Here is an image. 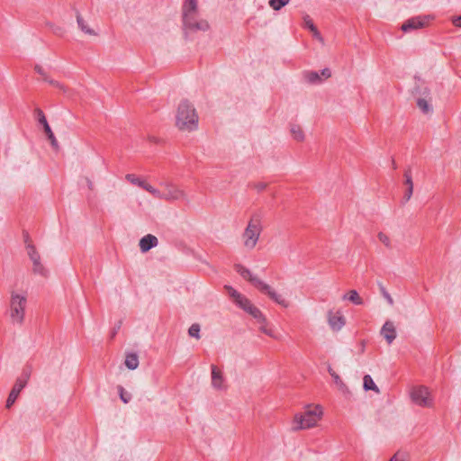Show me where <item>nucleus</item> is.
<instances>
[{
	"instance_id": "a878e982",
	"label": "nucleus",
	"mask_w": 461,
	"mask_h": 461,
	"mask_svg": "<svg viewBox=\"0 0 461 461\" xmlns=\"http://www.w3.org/2000/svg\"><path fill=\"white\" fill-rule=\"evenodd\" d=\"M77 22L78 27L80 28V30L82 32H84L85 33L89 34V35H95V31L93 29H91L86 23V22L84 21V19L80 15L79 12H77Z\"/></svg>"
},
{
	"instance_id": "423d86ee",
	"label": "nucleus",
	"mask_w": 461,
	"mask_h": 461,
	"mask_svg": "<svg viewBox=\"0 0 461 461\" xmlns=\"http://www.w3.org/2000/svg\"><path fill=\"white\" fill-rule=\"evenodd\" d=\"M321 415L322 409L321 406L316 405L313 408L308 406L303 413L295 415L294 421L297 423V426L294 429H304L312 428L316 425Z\"/></svg>"
},
{
	"instance_id": "8fccbe9b",
	"label": "nucleus",
	"mask_w": 461,
	"mask_h": 461,
	"mask_svg": "<svg viewBox=\"0 0 461 461\" xmlns=\"http://www.w3.org/2000/svg\"><path fill=\"white\" fill-rule=\"evenodd\" d=\"M392 163H393V167L395 169L396 168V164H395L394 160H393Z\"/></svg>"
},
{
	"instance_id": "c85d7f7f",
	"label": "nucleus",
	"mask_w": 461,
	"mask_h": 461,
	"mask_svg": "<svg viewBox=\"0 0 461 461\" xmlns=\"http://www.w3.org/2000/svg\"><path fill=\"white\" fill-rule=\"evenodd\" d=\"M44 81L48 82L50 86H54L56 88H59L64 94L68 93V88L63 84H61L60 82H59L57 80H53V79L50 78L49 77H44Z\"/></svg>"
},
{
	"instance_id": "6e6552de",
	"label": "nucleus",
	"mask_w": 461,
	"mask_h": 461,
	"mask_svg": "<svg viewBox=\"0 0 461 461\" xmlns=\"http://www.w3.org/2000/svg\"><path fill=\"white\" fill-rule=\"evenodd\" d=\"M411 401L422 407H429L431 405V398L429 397V393L428 391V388L425 386H417L414 387L411 392Z\"/></svg>"
},
{
	"instance_id": "dca6fc26",
	"label": "nucleus",
	"mask_w": 461,
	"mask_h": 461,
	"mask_svg": "<svg viewBox=\"0 0 461 461\" xmlns=\"http://www.w3.org/2000/svg\"><path fill=\"white\" fill-rule=\"evenodd\" d=\"M158 244V238L152 234H147L140 240V249L142 253H146Z\"/></svg>"
},
{
	"instance_id": "1a4fd4ad",
	"label": "nucleus",
	"mask_w": 461,
	"mask_h": 461,
	"mask_svg": "<svg viewBox=\"0 0 461 461\" xmlns=\"http://www.w3.org/2000/svg\"><path fill=\"white\" fill-rule=\"evenodd\" d=\"M34 114H35V117H36L38 122L43 127L44 132L47 135V138L49 139V140L50 141L51 146L54 149H58V147H59L58 140H57L54 133L52 132L51 128L49 125L46 116H45L44 113L42 112V110L38 107L35 108Z\"/></svg>"
},
{
	"instance_id": "393cba45",
	"label": "nucleus",
	"mask_w": 461,
	"mask_h": 461,
	"mask_svg": "<svg viewBox=\"0 0 461 461\" xmlns=\"http://www.w3.org/2000/svg\"><path fill=\"white\" fill-rule=\"evenodd\" d=\"M363 387L365 391H375L379 393V389L372 379L371 375H365L363 377Z\"/></svg>"
},
{
	"instance_id": "9d476101",
	"label": "nucleus",
	"mask_w": 461,
	"mask_h": 461,
	"mask_svg": "<svg viewBox=\"0 0 461 461\" xmlns=\"http://www.w3.org/2000/svg\"><path fill=\"white\" fill-rule=\"evenodd\" d=\"M28 378L29 373L25 371L23 377L17 378L6 400V408H10L15 402L20 392L25 387Z\"/></svg>"
},
{
	"instance_id": "58836bf2",
	"label": "nucleus",
	"mask_w": 461,
	"mask_h": 461,
	"mask_svg": "<svg viewBox=\"0 0 461 461\" xmlns=\"http://www.w3.org/2000/svg\"><path fill=\"white\" fill-rule=\"evenodd\" d=\"M35 71L41 75L42 77V78L44 79L45 77H48V75L46 74V72L44 71V69L39 66V65H36L35 68H34Z\"/></svg>"
},
{
	"instance_id": "20e7f679",
	"label": "nucleus",
	"mask_w": 461,
	"mask_h": 461,
	"mask_svg": "<svg viewBox=\"0 0 461 461\" xmlns=\"http://www.w3.org/2000/svg\"><path fill=\"white\" fill-rule=\"evenodd\" d=\"M225 289L237 306L250 314L254 319L257 320L258 323L266 322V318L261 311L256 307L246 296L230 285H225Z\"/></svg>"
},
{
	"instance_id": "0eeeda50",
	"label": "nucleus",
	"mask_w": 461,
	"mask_h": 461,
	"mask_svg": "<svg viewBox=\"0 0 461 461\" xmlns=\"http://www.w3.org/2000/svg\"><path fill=\"white\" fill-rule=\"evenodd\" d=\"M413 94L418 95L417 106L420 109L423 113H429L432 112V105L429 104L430 91L427 86H416Z\"/></svg>"
},
{
	"instance_id": "a19ab883",
	"label": "nucleus",
	"mask_w": 461,
	"mask_h": 461,
	"mask_svg": "<svg viewBox=\"0 0 461 461\" xmlns=\"http://www.w3.org/2000/svg\"><path fill=\"white\" fill-rule=\"evenodd\" d=\"M122 322L119 321L118 324L113 328L112 333H111V339H113L115 335L117 334L118 330L121 329Z\"/></svg>"
},
{
	"instance_id": "aec40b11",
	"label": "nucleus",
	"mask_w": 461,
	"mask_h": 461,
	"mask_svg": "<svg viewBox=\"0 0 461 461\" xmlns=\"http://www.w3.org/2000/svg\"><path fill=\"white\" fill-rule=\"evenodd\" d=\"M235 270L246 280H249L253 286L257 288V281H262L258 276H254L249 269L240 264L235 265Z\"/></svg>"
},
{
	"instance_id": "ddd939ff",
	"label": "nucleus",
	"mask_w": 461,
	"mask_h": 461,
	"mask_svg": "<svg viewBox=\"0 0 461 461\" xmlns=\"http://www.w3.org/2000/svg\"><path fill=\"white\" fill-rule=\"evenodd\" d=\"M27 254L33 264V272L35 274L41 275L42 276H46L47 270L41 262V256L36 250V248L32 245H27Z\"/></svg>"
},
{
	"instance_id": "f257e3e1",
	"label": "nucleus",
	"mask_w": 461,
	"mask_h": 461,
	"mask_svg": "<svg viewBox=\"0 0 461 461\" xmlns=\"http://www.w3.org/2000/svg\"><path fill=\"white\" fill-rule=\"evenodd\" d=\"M182 23L185 32H206L210 29L209 23L199 16L198 0H184Z\"/></svg>"
},
{
	"instance_id": "f3484780",
	"label": "nucleus",
	"mask_w": 461,
	"mask_h": 461,
	"mask_svg": "<svg viewBox=\"0 0 461 461\" xmlns=\"http://www.w3.org/2000/svg\"><path fill=\"white\" fill-rule=\"evenodd\" d=\"M328 322L331 330L338 331L345 325V318L340 313H333L331 311L328 312Z\"/></svg>"
},
{
	"instance_id": "2eb2a0df",
	"label": "nucleus",
	"mask_w": 461,
	"mask_h": 461,
	"mask_svg": "<svg viewBox=\"0 0 461 461\" xmlns=\"http://www.w3.org/2000/svg\"><path fill=\"white\" fill-rule=\"evenodd\" d=\"M403 176L405 178L404 185H406V190L402 197V203H405L411 199L413 193V182L411 167L405 169Z\"/></svg>"
},
{
	"instance_id": "f704fd0d",
	"label": "nucleus",
	"mask_w": 461,
	"mask_h": 461,
	"mask_svg": "<svg viewBox=\"0 0 461 461\" xmlns=\"http://www.w3.org/2000/svg\"><path fill=\"white\" fill-rule=\"evenodd\" d=\"M378 239L386 248H388V249L392 248L391 240L386 234H384V232H379Z\"/></svg>"
},
{
	"instance_id": "a18cd8bd",
	"label": "nucleus",
	"mask_w": 461,
	"mask_h": 461,
	"mask_svg": "<svg viewBox=\"0 0 461 461\" xmlns=\"http://www.w3.org/2000/svg\"><path fill=\"white\" fill-rule=\"evenodd\" d=\"M261 324H262V325L260 326L259 330H260L262 332L266 333V332H267V328L264 325V324H265V322H264V323H261Z\"/></svg>"
},
{
	"instance_id": "7ed1b4c3",
	"label": "nucleus",
	"mask_w": 461,
	"mask_h": 461,
	"mask_svg": "<svg viewBox=\"0 0 461 461\" xmlns=\"http://www.w3.org/2000/svg\"><path fill=\"white\" fill-rule=\"evenodd\" d=\"M262 219V212H253L247 227L242 233L243 244L244 247L248 249H253L259 240L261 231L263 230Z\"/></svg>"
},
{
	"instance_id": "09e8293b",
	"label": "nucleus",
	"mask_w": 461,
	"mask_h": 461,
	"mask_svg": "<svg viewBox=\"0 0 461 461\" xmlns=\"http://www.w3.org/2000/svg\"><path fill=\"white\" fill-rule=\"evenodd\" d=\"M390 461H398L397 460V455L393 456Z\"/></svg>"
},
{
	"instance_id": "cd10ccee",
	"label": "nucleus",
	"mask_w": 461,
	"mask_h": 461,
	"mask_svg": "<svg viewBox=\"0 0 461 461\" xmlns=\"http://www.w3.org/2000/svg\"><path fill=\"white\" fill-rule=\"evenodd\" d=\"M125 178L127 181H129L131 184L138 185L144 189V186L146 185V182L140 177L136 176L134 174H127Z\"/></svg>"
},
{
	"instance_id": "5701e85b",
	"label": "nucleus",
	"mask_w": 461,
	"mask_h": 461,
	"mask_svg": "<svg viewBox=\"0 0 461 461\" xmlns=\"http://www.w3.org/2000/svg\"><path fill=\"white\" fill-rule=\"evenodd\" d=\"M125 366L130 370H134L139 366V357L136 353H129L125 358Z\"/></svg>"
},
{
	"instance_id": "473e14b6",
	"label": "nucleus",
	"mask_w": 461,
	"mask_h": 461,
	"mask_svg": "<svg viewBox=\"0 0 461 461\" xmlns=\"http://www.w3.org/2000/svg\"><path fill=\"white\" fill-rule=\"evenodd\" d=\"M200 330H201V328H200V325L198 323H194L190 326L189 330H188V334L190 337H193V338H195V339H200Z\"/></svg>"
},
{
	"instance_id": "72a5a7b5",
	"label": "nucleus",
	"mask_w": 461,
	"mask_h": 461,
	"mask_svg": "<svg viewBox=\"0 0 461 461\" xmlns=\"http://www.w3.org/2000/svg\"><path fill=\"white\" fill-rule=\"evenodd\" d=\"M118 392L120 394L121 400L124 403H128L131 400V394L124 390V388L121 385L118 386Z\"/></svg>"
},
{
	"instance_id": "49530a36",
	"label": "nucleus",
	"mask_w": 461,
	"mask_h": 461,
	"mask_svg": "<svg viewBox=\"0 0 461 461\" xmlns=\"http://www.w3.org/2000/svg\"><path fill=\"white\" fill-rule=\"evenodd\" d=\"M55 34H60L61 33V28L58 27L56 30L53 31Z\"/></svg>"
},
{
	"instance_id": "f8f14e48",
	"label": "nucleus",
	"mask_w": 461,
	"mask_h": 461,
	"mask_svg": "<svg viewBox=\"0 0 461 461\" xmlns=\"http://www.w3.org/2000/svg\"><path fill=\"white\" fill-rule=\"evenodd\" d=\"M162 199L167 201H187L185 193L173 184H165Z\"/></svg>"
},
{
	"instance_id": "4c0bfd02",
	"label": "nucleus",
	"mask_w": 461,
	"mask_h": 461,
	"mask_svg": "<svg viewBox=\"0 0 461 461\" xmlns=\"http://www.w3.org/2000/svg\"><path fill=\"white\" fill-rule=\"evenodd\" d=\"M267 186V184L265 183V182H258L257 184L254 185V188L258 191V192H262L264 191Z\"/></svg>"
},
{
	"instance_id": "7c9ffc66",
	"label": "nucleus",
	"mask_w": 461,
	"mask_h": 461,
	"mask_svg": "<svg viewBox=\"0 0 461 461\" xmlns=\"http://www.w3.org/2000/svg\"><path fill=\"white\" fill-rule=\"evenodd\" d=\"M144 190H146L147 192L151 194L155 198L162 199V196H163L162 191L153 187L149 184H148V183L146 184V185L144 186Z\"/></svg>"
},
{
	"instance_id": "c9c22d12",
	"label": "nucleus",
	"mask_w": 461,
	"mask_h": 461,
	"mask_svg": "<svg viewBox=\"0 0 461 461\" xmlns=\"http://www.w3.org/2000/svg\"><path fill=\"white\" fill-rule=\"evenodd\" d=\"M379 286H380L381 294L384 296V298L387 301V303L390 305H393V299L392 298L390 294L387 292V290L384 288V286L383 285L380 284Z\"/></svg>"
},
{
	"instance_id": "79ce46f5",
	"label": "nucleus",
	"mask_w": 461,
	"mask_h": 461,
	"mask_svg": "<svg viewBox=\"0 0 461 461\" xmlns=\"http://www.w3.org/2000/svg\"><path fill=\"white\" fill-rule=\"evenodd\" d=\"M453 24L456 26V27H460L461 28V15L460 16H456L453 19L452 21Z\"/></svg>"
},
{
	"instance_id": "2f4dec72",
	"label": "nucleus",
	"mask_w": 461,
	"mask_h": 461,
	"mask_svg": "<svg viewBox=\"0 0 461 461\" xmlns=\"http://www.w3.org/2000/svg\"><path fill=\"white\" fill-rule=\"evenodd\" d=\"M289 3V0H270L269 5L276 11L280 10Z\"/></svg>"
},
{
	"instance_id": "9b49d317",
	"label": "nucleus",
	"mask_w": 461,
	"mask_h": 461,
	"mask_svg": "<svg viewBox=\"0 0 461 461\" xmlns=\"http://www.w3.org/2000/svg\"><path fill=\"white\" fill-rule=\"evenodd\" d=\"M429 21V15H419L411 17L406 20L401 26V30L403 32H410L414 30H418L425 27Z\"/></svg>"
},
{
	"instance_id": "6ab92c4d",
	"label": "nucleus",
	"mask_w": 461,
	"mask_h": 461,
	"mask_svg": "<svg viewBox=\"0 0 461 461\" xmlns=\"http://www.w3.org/2000/svg\"><path fill=\"white\" fill-rule=\"evenodd\" d=\"M381 335L384 336L388 344H392L396 338L395 327L392 321H385L381 329Z\"/></svg>"
},
{
	"instance_id": "de8ad7c7",
	"label": "nucleus",
	"mask_w": 461,
	"mask_h": 461,
	"mask_svg": "<svg viewBox=\"0 0 461 461\" xmlns=\"http://www.w3.org/2000/svg\"><path fill=\"white\" fill-rule=\"evenodd\" d=\"M87 185L89 187V189H92L93 188V183L91 180L87 179Z\"/></svg>"
},
{
	"instance_id": "ea45409f",
	"label": "nucleus",
	"mask_w": 461,
	"mask_h": 461,
	"mask_svg": "<svg viewBox=\"0 0 461 461\" xmlns=\"http://www.w3.org/2000/svg\"><path fill=\"white\" fill-rule=\"evenodd\" d=\"M321 77H325V78H329L330 76H331V73H330V70L329 68H323L321 73H320Z\"/></svg>"
},
{
	"instance_id": "b1692460",
	"label": "nucleus",
	"mask_w": 461,
	"mask_h": 461,
	"mask_svg": "<svg viewBox=\"0 0 461 461\" xmlns=\"http://www.w3.org/2000/svg\"><path fill=\"white\" fill-rule=\"evenodd\" d=\"M343 299L350 301L355 305L363 304V300L356 290H350L347 294L343 295Z\"/></svg>"
},
{
	"instance_id": "e433bc0d",
	"label": "nucleus",
	"mask_w": 461,
	"mask_h": 461,
	"mask_svg": "<svg viewBox=\"0 0 461 461\" xmlns=\"http://www.w3.org/2000/svg\"><path fill=\"white\" fill-rule=\"evenodd\" d=\"M304 26L308 28L311 32L314 31L316 26L314 25L312 18L309 15H305L303 17Z\"/></svg>"
},
{
	"instance_id": "bb28decb",
	"label": "nucleus",
	"mask_w": 461,
	"mask_h": 461,
	"mask_svg": "<svg viewBox=\"0 0 461 461\" xmlns=\"http://www.w3.org/2000/svg\"><path fill=\"white\" fill-rule=\"evenodd\" d=\"M293 138L297 141H303L304 140V133L299 125H292L290 129Z\"/></svg>"
},
{
	"instance_id": "39448f33",
	"label": "nucleus",
	"mask_w": 461,
	"mask_h": 461,
	"mask_svg": "<svg viewBox=\"0 0 461 461\" xmlns=\"http://www.w3.org/2000/svg\"><path fill=\"white\" fill-rule=\"evenodd\" d=\"M27 297L14 291L11 293L9 316L12 323L22 325L24 321Z\"/></svg>"
},
{
	"instance_id": "4be33fe9",
	"label": "nucleus",
	"mask_w": 461,
	"mask_h": 461,
	"mask_svg": "<svg viewBox=\"0 0 461 461\" xmlns=\"http://www.w3.org/2000/svg\"><path fill=\"white\" fill-rule=\"evenodd\" d=\"M303 76L304 80L311 85H318L322 82V78L317 71H304Z\"/></svg>"
},
{
	"instance_id": "f03ea898",
	"label": "nucleus",
	"mask_w": 461,
	"mask_h": 461,
	"mask_svg": "<svg viewBox=\"0 0 461 461\" xmlns=\"http://www.w3.org/2000/svg\"><path fill=\"white\" fill-rule=\"evenodd\" d=\"M199 117L193 104L182 100L176 115V126L182 131H194L198 128Z\"/></svg>"
},
{
	"instance_id": "c03bdc74",
	"label": "nucleus",
	"mask_w": 461,
	"mask_h": 461,
	"mask_svg": "<svg viewBox=\"0 0 461 461\" xmlns=\"http://www.w3.org/2000/svg\"><path fill=\"white\" fill-rule=\"evenodd\" d=\"M265 334H267V335H268L269 337H272V338L275 337L273 330H270V329H267V332Z\"/></svg>"
},
{
	"instance_id": "37998d69",
	"label": "nucleus",
	"mask_w": 461,
	"mask_h": 461,
	"mask_svg": "<svg viewBox=\"0 0 461 461\" xmlns=\"http://www.w3.org/2000/svg\"><path fill=\"white\" fill-rule=\"evenodd\" d=\"M312 34H313V37H314V38L318 39V40H319V41H323V39H322V37H321V35L320 32L318 31L317 27H316V28H315V30H314V31H312Z\"/></svg>"
},
{
	"instance_id": "4468645a",
	"label": "nucleus",
	"mask_w": 461,
	"mask_h": 461,
	"mask_svg": "<svg viewBox=\"0 0 461 461\" xmlns=\"http://www.w3.org/2000/svg\"><path fill=\"white\" fill-rule=\"evenodd\" d=\"M257 289H258L260 292H262L265 294H267L273 301H275L276 303L287 307L288 303L286 300L279 294H277L270 285L266 284L263 281H257Z\"/></svg>"
},
{
	"instance_id": "c756f323",
	"label": "nucleus",
	"mask_w": 461,
	"mask_h": 461,
	"mask_svg": "<svg viewBox=\"0 0 461 461\" xmlns=\"http://www.w3.org/2000/svg\"><path fill=\"white\" fill-rule=\"evenodd\" d=\"M44 81L48 82L50 86H54L56 88H59L64 94L68 93V88L63 84H61L60 82H59L57 80H53V79L50 78L49 77H44Z\"/></svg>"
},
{
	"instance_id": "a211bd4d",
	"label": "nucleus",
	"mask_w": 461,
	"mask_h": 461,
	"mask_svg": "<svg viewBox=\"0 0 461 461\" xmlns=\"http://www.w3.org/2000/svg\"><path fill=\"white\" fill-rule=\"evenodd\" d=\"M212 385L214 389L222 390L225 388L224 377L221 370L216 366L212 365Z\"/></svg>"
},
{
	"instance_id": "412c9836",
	"label": "nucleus",
	"mask_w": 461,
	"mask_h": 461,
	"mask_svg": "<svg viewBox=\"0 0 461 461\" xmlns=\"http://www.w3.org/2000/svg\"><path fill=\"white\" fill-rule=\"evenodd\" d=\"M328 372L330 376L333 378L335 384L338 386L339 390L346 396L350 395V391L346 384L341 380L339 375L330 367L329 366Z\"/></svg>"
}]
</instances>
